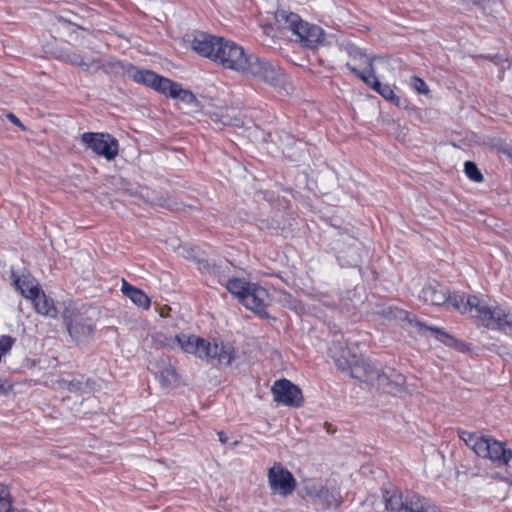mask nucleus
Here are the masks:
<instances>
[{
  "instance_id": "nucleus-1",
  "label": "nucleus",
  "mask_w": 512,
  "mask_h": 512,
  "mask_svg": "<svg viewBox=\"0 0 512 512\" xmlns=\"http://www.w3.org/2000/svg\"><path fill=\"white\" fill-rule=\"evenodd\" d=\"M214 62L224 69L236 71L270 85L278 84L283 75L278 67L252 53L246 52L242 46L225 38L218 46Z\"/></svg>"
},
{
  "instance_id": "nucleus-2",
  "label": "nucleus",
  "mask_w": 512,
  "mask_h": 512,
  "mask_svg": "<svg viewBox=\"0 0 512 512\" xmlns=\"http://www.w3.org/2000/svg\"><path fill=\"white\" fill-rule=\"evenodd\" d=\"M176 346L185 353L193 354L198 358L215 365L228 366L235 359L236 352L229 343L209 341L187 334L176 335Z\"/></svg>"
},
{
  "instance_id": "nucleus-3",
  "label": "nucleus",
  "mask_w": 512,
  "mask_h": 512,
  "mask_svg": "<svg viewBox=\"0 0 512 512\" xmlns=\"http://www.w3.org/2000/svg\"><path fill=\"white\" fill-rule=\"evenodd\" d=\"M122 68L125 74L136 83L150 87L167 97L178 99L188 104L198 105L195 95L191 91L184 89L177 82L158 75L152 70L139 69L132 64L122 65Z\"/></svg>"
},
{
  "instance_id": "nucleus-4",
  "label": "nucleus",
  "mask_w": 512,
  "mask_h": 512,
  "mask_svg": "<svg viewBox=\"0 0 512 512\" xmlns=\"http://www.w3.org/2000/svg\"><path fill=\"white\" fill-rule=\"evenodd\" d=\"M453 308L462 314H470L489 329L502 330L505 326L512 325V314L500 307L489 308L481 305L478 297L467 296L455 298Z\"/></svg>"
},
{
  "instance_id": "nucleus-5",
  "label": "nucleus",
  "mask_w": 512,
  "mask_h": 512,
  "mask_svg": "<svg viewBox=\"0 0 512 512\" xmlns=\"http://www.w3.org/2000/svg\"><path fill=\"white\" fill-rule=\"evenodd\" d=\"M459 437L477 456L491 461L496 467L511 466L512 450L504 442L467 431H461Z\"/></svg>"
},
{
  "instance_id": "nucleus-6",
  "label": "nucleus",
  "mask_w": 512,
  "mask_h": 512,
  "mask_svg": "<svg viewBox=\"0 0 512 512\" xmlns=\"http://www.w3.org/2000/svg\"><path fill=\"white\" fill-rule=\"evenodd\" d=\"M277 21L290 30L298 40L308 48H315L322 43L324 31L317 25L304 22L297 14L280 11L276 14Z\"/></svg>"
},
{
  "instance_id": "nucleus-7",
  "label": "nucleus",
  "mask_w": 512,
  "mask_h": 512,
  "mask_svg": "<svg viewBox=\"0 0 512 512\" xmlns=\"http://www.w3.org/2000/svg\"><path fill=\"white\" fill-rule=\"evenodd\" d=\"M81 142L97 156H102L108 161L114 160L119 153L117 139L107 133L85 132L81 135Z\"/></svg>"
},
{
  "instance_id": "nucleus-8",
  "label": "nucleus",
  "mask_w": 512,
  "mask_h": 512,
  "mask_svg": "<svg viewBox=\"0 0 512 512\" xmlns=\"http://www.w3.org/2000/svg\"><path fill=\"white\" fill-rule=\"evenodd\" d=\"M63 320L69 335L77 342L90 337L94 332L91 320L74 308L67 307L64 310Z\"/></svg>"
},
{
  "instance_id": "nucleus-9",
  "label": "nucleus",
  "mask_w": 512,
  "mask_h": 512,
  "mask_svg": "<svg viewBox=\"0 0 512 512\" xmlns=\"http://www.w3.org/2000/svg\"><path fill=\"white\" fill-rule=\"evenodd\" d=\"M269 487L274 494L287 497L296 488V480L293 474L285 469L280 463H275L268 470Z\"/></svg>"
},
{
  "instance_id": "nucleus-10",
  "label": "nucleus",
  "mask_w": 512,
  "mask_h": 512,
  "mask_svg": "<svg viewBox=\"0 0 512 512\" xmlns=\"http://www.w3.org/2000/svg\"><path fill=\"white\" fill-rule=\"evenodd\" d=\"M274 400L278 403L291 407L302 405L303 397L301 390L287 379L277 380L272 386Z\"/></svg>"
},
{
  "instance_id": "nucleus-11",
  "label": "nucleus",
  "mask_w": 512,
  "mask_h": 512,
  "mask_svg": "<svg viewBox=\"0 0 512 512\" xmlns=\"http://www.w3.org/2000/svg\"><path fill=\"white\" fill-rule=\"evenodd\" d=\"M223 37H218L205 32H196L191 40V48L202 57L209 58L214 62L218 46Z\"/></svg>"
},
{
  "instance_id": "nucleus-12",
  "label": "nucleus",
  "mask_w": 512,
  "mask_h": 512,
  "mask_svg": "<svg viewBox=\"0 0 512 512\" xmlns=\"http://www.w3.org/2000/svg\"><path fill=\"white\" fill-rule=\"evenodd\" d=\"M268 302L269 294L267 290L256 283H252L240 303L247 309L263 315L266 314Z\"/></svg>"
},
{
  "instance_id": "nucleus-13",
  "label": "nucleus",
  "mask_w": 512,
  "mask_h": 512,
  "mask_svg": "<svg viewBox=\"0 0 512 512\" xmlns=\"http://www.w3.org/2000/svg\"><path fill=\"white\" fill-rule=\"evenodd\" d=\"M346 67L356 77L361 79L367 86L378 92L383 98L391 101L392 103L399 105L400 98L394 93L392 88L388 84H382L376 77V73L373 76H366L364 72H361L351 63H346Z\"/></svg>"
},
{
  "instance_id": "nucleus-14",
  "label": "nucleus",
  "mask_w": 512,
  "mask_h": 512,
  "mask_svg": "<svg viewBox=\"0 0 512 512\" xmlns=\"http://www.w3.org/2000/svg\"><path fill=\"white\" fill-rule=\"evenodd\" d=\"M350 375L351 377L358 379L362 382H376L377 384L378 380H389L388 376L380 375V371L369 359L360 357H358L354 366H352V368L350 369Z\"/></svg>"
},
{
  "instance_id": "nucleus-15",
  "label": "nucleus",
  "mask_w": 512,
  "mask_h": 512,
  "mask_svg": "<svg viewBox=\"0 0 512 512\" xmlns=\"http://www.w3.org/2000/svg\"><path fill=\"white\" fill-rule=\"evenodd\" d=\"M419 297L426 303L431 305L448 304L453 307L455 298L466 297L465 295L451 297L449 291L438 283L428 284L421 290Z\"/></svg>"
},
{
  "instance_id": "nucleus-16",
  "label": "nucleus",
  "mask_w": 512,
  "mask_h": 512,
  "mask_svg": "<svg viewBox=\"0 0 512 512\" xmlns=\"http://www.w3.org/2000/svg\"><path fill=\"white\" fill-rule=\"evenodd\" d=\"M329 352L336 366L342 371H350L358 359L356 354H353L349 348L343 347L340 343H333Z\"/></svg>"
},
{
  "instance_id": "nucleus-17",
  "label": "nucleus",
  "mask_w": 512,
  "mask_h": 512,
  "mask_svg": "<svg viewBox=\"0 0 512 512\" xmlns=\"http://www.w3.org/2000/svg\"><path fill=\"white\" fill-rule=\"evenodd\" d=\"M347 52L351 59V61H349L348 63H351L356 68L357 66L364 67V70L362 72H364L366 76H373L375 74V56H369L364 51L357 47H350L347 49Z\"/></svg>"
},
{
  "instance_id": "nucleus-18",
  "label": "nucleus",
  "mask_w": 512,
  "mask_h": 512,
  "mask_svg": "<svg viewBox=\"0 0 512 512\" xmlns=\"http://www.w3.org/2000/svg\"><path fill=\"white\" fill-rule=\"evenodd\" d=\"M401 314L405 315V319L407 320L408 324L412 327H415L418 329L420 333H424L425 331H431L433 333L437 334V339L444 343L447 346H454L456 343V339L449 334H447L445 331L438 327H429L425 325L420 320L416 319L415 317H410V315L404 311L401 312Z\"/></svg>"
},
{
  "instance_id": "nucleus-19",
  "label": "nucleus",
  "mask_w": 512,
  "mask_h": 512,
  "mask_svg": "<svg viewBox=\"0 0 512 512\" xmlns=\"http://www.w3.org/2000/svg\"><path fill=\"white\" fill-rule=\"evenodd\" d=\"M158 371L156 372L162 387L168 388L178 381V374L174 366L165 359H161L160 363H156Z\"/></svg>"
},
{
  "instance_id": "nucleus-20",
  "label": "nucleus",
  "mask_w": 512,
  "mask_h": 512,
  "mask_svg": "<svg viewBox=\"0 0 512 512\" xmlns=\"http://www.w3.org/2000/svg\"><path fill=\"white\" fill-rule=\"evenodd\" d=\"M122 293L127 296L135 305L148 309L150 307V298L141 290L130 285L126 280H122Z\"/></svg>"
},
{
  "instance_id": "nucleus-21",
  "label": "nucleus",
  "mask_w": 512,
  "mask_h": 512,
  "mask_svg": "<svg viewBox=\"0 0 512 512\" xmlns=\"http://www.w3.org/2000/svg\"><path fill=\"white\" fill-rule=\"evenodd\" d=\"M385 508L390 512H405L406 496L400 490H385L383 492Z\"/></svg>"
},
{
  "instance_id": "nucleus-22",
  "label": "nucleus",
  "mask_w": 512,
  "mask_h": 512,
  "mask_svg": "<svg viewBox=\"0 0 512 512\" xmlns=\"http://www.w3.org/2000/svg\"><path fill=\"white\" fill-rule=\"evenodd\" d=\"M32 302L37 313L51 318H55L57 316V309L53 300L47 297L42 290L36 294L32 299Z\"/></svg>"
},
{
  "instance_id": "nucleus-23",
  "label": "nucleus",
  "mask_w": 512,
  "mask_h": 512,
  "mask_svg": "<svg viewBox=\"0 0 512 512\" xmlns=\"http://www.w3.org/2000/svg\"><path fill=\"white\" fill-rule=\"evenodd\" d=\"M13 282L20 293L27 299H33L41 290L35 280L28 277L20 278L12 272Z\"/></svg>"
},
{
  "instance_id": "nucleus-24",
  "label": "nucleus",
  "mask_w": 512,
  "mask_h": 512,
  "mask_svg": "<svg viewBox=\"0 0 512 512\" xmlns=\"http://www.w3.org/2000/svg\"><path fill=\"white\" fill-rule=\"evenodd\" d=\"M62 59L70 64L81 68L84 71L89 70L90 68H99V63L94 58L88 57L84 58L81 55L75 52H64L61 55Z\"/></svg>"
},
{
  "instance_id": "nucleus-25",
  "label": "nucleus",
  "mask_w": 512,
  "mask_h": 512,
  "mask_svg": "<svg viewBox=\"0 0 512 512\" xmlns=\"http://www.w3.org/2000/svg\"><path fill=\"white\" fill-rule=\"evenodd\" d=\"M64 383L69 391L75 393H91L96 390V382L90 378L85 379L83 376Z\"/></svg>"
},
{
  "instance_id": "nucleus-26",
  "label": "nucleus",
  "mask_w": 512,
  "mask_h": 512,
  "mask_svg": "<svg viewBox=\"0 0 512 512\" xmlns=\"http://www.w3.org/2000/svg\"><path fill=\"white\" fill-rule=\"evenodd\" d=\"M380 375H386L389 377V380L382 381L378 380V385L384 388H390L391 391H400L403 389L406 379L405 376L401 373L396 372L395 370H389V373L383 372Z\"/></svg>"
},
{
  "instance_id": "nucleus-27",
  "label": "nucleus",
  "mask_w": 512,
  "mask_h": 512,
  "mask_svg": "<svg viewBox=\"0 0 512 512\" xmlns=\"http://www.w3.org/2000/svg\"><path fill=\"white\" fill-rule=\"evenodd\" d=\"M251 284V282H247L244 279L232 278L228 280L226 288L234 297L238 299L239 302H241Z\"/></svg>"
},
{
  "instance_id": "nucleus-28",
  "label": "nucleus",
  "mask_w": 512,
  "mask_h": 512,
  "mask_svg": "<svg viewBox=\"0 0 512 512\" xmlns=\"http://www.w3.org/2000/svg\"><path fill=\"white\" fill-rule=\"evenodd\" d=\"M429 500L418 494L408 493L406 495L405 512H426Z\"/></svg>"
},
{
  "instance_id": "nucleus-29",
  "label": "nucleus",
  "mask_w": 512,
  "mask_h": 512,
  "mask_svg": "<svg viewBox=\"0 0 512 512\" xmlns=\"http://www.w3.org/2000/svg\"><path fill=\"white\" fill-rule=\"evenodd\" d=\"M151 340L156 348L173 349L176 347V335L172 337L163 332H154L151 335Z\"/></svg>"
},
{
  "instance_id": "nucleus-30",
  "label": "nucleus",
  "mask_w": 512,
  "mask_h": 512,
  "mask_svg": "<svg viewBox=\"0 0 512 512\" xmlns=\"http://www.w3.org/2000/svg\"><path fill=\"white\" fill-rule=\"evenodd\" d=\"M305 493L314 500L327 502L329 505V490L324 486H316L314 484L305 486Z\"/></svg>"
},
{
  "instance_id": "nucleus-31",
  "label": "nucleus",
  "mask_w": 512,
  "mask_h": 512,
  "mask_svg": "<svg viewBox=\"0 0 512 512\" xmlns=\"http://www.w3.org/2000/svg\"><path fill=\"white\" fill-rule=\"evenodd\" d=\"M464 171H465L466 176L470 180L477 182V183H480L483 181V175L474 162H471V161L465 162Z\"/></svg>"
},
{
  "instance_id": "nucleus-32",
  "label": "nucleus",
  "mask_w": 512,
  "mask_h": 512,
  "mask_svg": "<svg viewBox=\"0 0 512 512\" xmlns=\"http://www.w3.org/2000/svg\"><path fill=\"white\" fill-rule=\"evenodd\" d=\"M12 499L6 486L0 484V512H11Z\"/></svg>"
},
{
  "instance_id": "nucleus-33",
  "label": "nucleus",
  "mask_w": 512,
  "mask_h": 512,
  "mask_svg": "<svg viewBox=\"0 0 512 512\" xmlns=\"http://www.w3.org/2000/svg\"><path fill=\"white\" fill-rule=\"evenodd\" d=\"M411 86L420 94L426 95L430 91L426 82L417 76L411 78Z\"/></svg>"
},
{
  "instance_id": "nucleus-34",
  "label": "nucleus",
  "mask_w": 512,
  "mask_h": 512,
  "mask_svg": "<svg viewBox=\"0 0 512 512\" xmlns=\"http://www.w3.org/2000/svg\"><path fill=\"white\" fill-rule=\"evenodd\" d=\"M220 122L225 126L240 127L243 125V121L241 119L236 118V117H231L229 115H226V116L222 115Z\"/></svg>"
},
{
  "instance_id": "nucleus-35",
  "label": "nucleus",
  "mask_w": 512,
  "mask_h": 512,
  "mask_svg": "<svg viewBox=\"0 0 512 512\" xmlns=\"http://www.w3.org/2000/svg\"><path fill=\"white\" fill-rule=\"evenodd\" d=\"M426 512H442V511L437 506L432 505L430 502H428Z\"/></svg>"
},
{
  "instance_id": "nucleus-36",
  "label": "nucleus",
  "mask_w": 512,
  "mask_h": 512,
  "mask_svg": "<svg viewBox=\"0 0 512 512\" xmlns=\"http://www.w3.org/2000/svg\"><path fill=\"white\" fill-rule=\"evenodd\" d=\"M218 437H219V441L223 444H225L228 440L226 434L222 431L218 433Z\"/></svg>"
},
{
  "instance_id": "nucleus-37",
  "label": "nucleus",
  "mask_w": 512,
  "mask_h": 512,
  "mask_svg": "<svg viewBox=\"0 0 512 512\" xmlns=\"http://www.w3.org/2000/svg\"><path fill=\"white\" fill-rule=\"evenodd\" d=\"M9 117H10V119H11L14 123H16V124H19V123H20V122H19V120L17 119V117H15L13 114H10V115H9Z\"/></svg>"
},
{
  "instance_id": "nucleus-38",
  "label": "nucleus",
  "mask_w": 512,
  "mask_h": 512,
  "mask_svg": "<svg viewBox=\"0 0 512 512\" xmlns=\"http://www.w3.org/2000/svg\"><path fill=\"white\" fill-rule=\"evenodd\" d=\"M11 512H13V509H11Z\"/></svg>"
}]
</instances>
